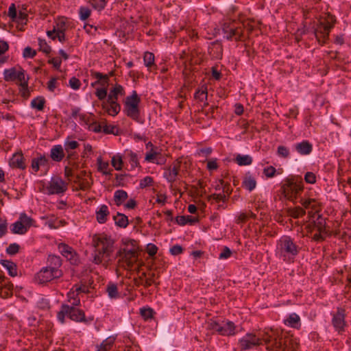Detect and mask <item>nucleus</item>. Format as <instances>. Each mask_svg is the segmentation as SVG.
Wrapping results in <instances>:
<instances>
[{
	"mask_svg": "<svg viewBox=\"0 0 351 351\" xmlns=\"http://www.w3.org/2000/svg\"><path fill=\"white\" fill-rule=\"evenodd\" d=\"M113 75V71H111L109 73V74H103L97 71L93 72L92 76L96 79L97 81H95L94 83H92L91 85L93 86L96 84H99L103 86V88H107L109 84V77Z\"/></svg>",
	"mask_w": 351,
	"mask_h": 351,
	"instance_id": "nucleus-21",
	"label": "nucleus"
},
{
	"mask_svg": "<svg viewBox=\"0 0 351 351\" xmlns=\"http://www.w3.org/2000/svg\"><path fill=\"white\" fill-rule=\"evenodd\" d=\"M225 189L223 188V192H224ZM208 199L209 201H215V202H225L228 200V197L226 195L222 193H213L208 196Z\"/></svg>",
	"mask_w": 351,
	"mask_h": 351,
	"instance_id": "nucleus-45",
	"label": "nucleus"
},
{
	"mask_svg": "<svg viewBox=\"0 0 351 351\" xmlns=\"http://www.w3.org/2000/svg\"><path fill=\"white\" fill-rule=\"evenodd\" d=\"M125 95V91L123 86L120 84H116L114 87L110 90L107 99L117 101L119 95Z\"/></svg>",
	"mask_w": 351,
	"mask_h": 351,
	"instance_id": "nucleus-27",
	"label": "nucleus"
},
{
	"mask_svg": "<svg viewBox=\"0 0 351 351\" xmlns=\"http://www.w3.org/2000/svg\"><path fill=\"white\" fill-rule=\"evenodd\" d=\"M20 245L16 243H11L6 249V253L9 255L13 256L17 254L19 251Z\"/></svg>",
	"mask_w": 351,
	"mask_h": 351,
	"instance_id": "nucleus-54",
	"label": "nucleus"
},
{
	"mask_svg": "<svg viewBox=\"0 0 351 351\" xmlns=\"http://www.w3.org/2000/svg\"><path fill=\"white\" fill-rule=\"evenodd\" d=\"M294 147L300 155H308L311 154L313 150V145L308 141H303L296 143Z\"/></svg>",
	"mask_w": 351,
	"mask_h": 351,
	"instance_id": "nucleus-24",
	"label": "nucleus"
},
{
	"mask_svg": "<svg viewBox=\"0 0 351 351\" xmlns=\"http://www.w3.org/2000/svg\"><path fill=\"white\" fill-rule=\"evenodd\" d=\"M66 316L71 320L76 322H84L86 321L84 311L75 306L62 304L60 311L57 313V319L60 324H64Z\"/></svg>",
	"mask_w": 351,
	"mask_h": 351,
	"instance_id": "nucleus-7",
	"label": "nucleus"
},
{
	"mask_svg": "<svg viewBox=\"0 0 351 351\" xmlns=\"http://www.w3.org/2000/svg\"><path fill=\"white\" fill-rule=\"evenodd\" d=\"M176 221L178 224L180 226H184L186 223L193 224L198 221V219L197 217L187 215V216H178L176 218Z\"/></svg>",
	"mask_w": 351,
	"mask_h": 351,
	"instance_id": "nucleus-33",
	"label": "nucleus"
},
{
	"mask_svg": "<svg viewBox=\"0 0 351 351\" xmlns=\"http://www.w3.org/2000/svg\"><path fill=\"white\" fill-rule=\"evenodd\" d=\"M36 55V51L30 47H26L23 53L25 58H32Z\"/></svg>",
	"mask_w": 351,
	"mask_h": 351,
	"instance_id": "nucleus-58",
	"label": "nucleus"
},
{
	"mask_svg": "<svg viewBox=\"0 0 351 351\" xmlns=\"http://www.w3.org/2000/svg\"><path fill=\"white\" fill-rule=\"evenodd\" d=\"M300 250L301 247L293 239L289 236H283L278 241L275 252L279 259L291 263L294 262Z\"/></svg>",
	"mask_w": 351,
	"mask_h": 351,
	"instance_id": "nucleus-3",
	"label": "nucleus"
},
{
	"mask_svg": "<svg viewBox=\"0 0 351 351\" xmlns=\"http://www.w3.org/2000/svg\"><path fill=\"white\" fill-rule=\"evenodd\" d=\"M90 10L87 7H80L79 10V14L80 19L82 21L86 20L90 15Z\"/></svg>",
	"mask_w": 351,
	"mask_h": 351,
	"instance_id": "nucleus-53",
	"label": "nucleus"
},
{
	"mask_svg": "<svg viewBox=\"0 0 351 351\" xmlns=\"http://www.w3.org/2000/svg\"><path fill=\"white\" fill-rule=\"evenodd\" d=\"M67 296L69 298V301L71 303V306H77L80 304V299L78 297V295H77L76 291L71 289L69 292L67 294Z\"/></svg>",
	"mask_w": 351,
	"mask_h": 351,
	"instance_id": "nucleus-40",
	"label": "nucleus"
},
{
	"mask_svg": "<svg viewBox=\"0 0 351 351\" xmlns=\"http://www.w3.org/2000/svg\"><path fill=\"white\" fill-rule=\"evenodd\" d=\"M135 243V241H132L131 247L126 245L117 252L119 267L123 269L132 270L135 263H138V253L137 248L134 245Z\"/></svg>",
	"mask_w": 351,
	"mask_h": 351,
	"instance_id": "nucleus-4",
	"label": "nucleus"
},
{
	"mask_svg": "<svg viewBox=\"0 0 351 351\" xmlns=\"http://www.w3.org/2000/svg\"><path fill=\"white\" fill-rule=\"evenodd\" d=\"M194 97L199 101H206L208 97L207 88L202 86L201 88L197 90L194 94Z\"/></svg>",
	"mask_w": 351,
	"mask_h": 351,
	"instance_id": "nucleus-43",
	"label": "nucleus"
},
{
	"mask_svg": "<svg viewBox=\"0 0 351 351\" xmlns=\"http://www.w3.org/2000/svg\"><path fill=\"white\" fill-rule=\"evenodd\" d=\"M13 294V285L9 278L0 275V297L8 298Z\"/></svg>",
	"mask_w": 351,
	"mask_h": 351,
	"instance_id": "nucleus-16",
	"label": "nucleus"
},
{
	"mask_svg": "<svg viewBox=\"0 0 351 351\" xmlns=\"http://www.w3.org/2000/svg\"><path fill=\"white\" fill-rule=\"evenodd\" d=\"M276 172V169L273 166H269L263 169V173L267 178H273Z\"/></svg>",
	"mask_w": 351,
	"mask_h": 351,
	"instance_id": "nucleus-62",
	"label": "nucleus"
},
{
	"mask_svg": "<svg viewBox=\"0 0 351 351\" xmlns=\"http://www.w3.org/2000/svg\"><path fill=\"white\" fill-rule=\"evenodd\" d=\"M305 210L306 209L303 206L302 208L296 206L295 208H288L287 213L289 216L297 219L304 216L306 214Z\"/></svg>",
	"mask_w": 351,
	"mask_h": 351,
	"instance_id": "nucleus-31",
	"label": "nucleus"
},
{
	"mask_svg": "<svg viewBox=\"0 0 351 351\" xmlns=\"http://www.w3.org/2000/svg\"><path fill=\"white\" fill-rule=\"evenodd\" d=\"M73 289H74L77 295H79L80 293H88V287L85 285H78L77 284L74 285L72 287Z\"/></svg>",
	"mask_w": 351,
	"mask_h": 351,
	"instance_id": "nucleus-61",
	"label": "nucleus"
},
{
	"mask_svg": "<svg viewBox=\"0 0 351 351\" xmlns=\"http://www.w3.org/2000/svg\"><path fill=\"white\" fill-rule=\"evenodd\" d=\"M95 215L99 223L102 224L106 223L110 215L108 207L105 204L100 206L96 210Z\"/></svg>",
	"mask_w": 351,
	"mask_h": 351,
	"instance_id": "nucleus-23",
	"label": "nucleus"
},
{
	"mask_svg": "<svg viewBox=\"0 0 351 351\" xmlns=\"http://www.w3.org/2000/svg\"><path fill=\"white\" fill-rule=\"evenodd\" d=\"M38 45L40 51H43L46 54H49L51 51V47L47 43V42L44 39H38Z\"/></svg>",
	"mask_w": 351,
	"mask_h": 351,
	"instance_id": "nucleus-51",
	"label": "nucleus"
},
{
	"mask_svg": "<svg viewBox=\"0 0 351 351\" xmlns=\"http://www.w3.org/2000/svg\"><path fill=\"white\" fill-rule=\"evenodd\" d=\"M154 182V180L150 176H146L140 180L139 186L141 189H144L147 186H149Z\"/></svg>",
	"mask_w": 351,
	"mask_h": 351,
	"instance_id": "nucleus-57",
	"label": "nucleus"
},
{
	"mask_svg": "<svg viewBox=\"0 0 351 351\" xmlns=\"http://www.w3.org/2000/svg\"><path fill=\"white\" fill-rule=\"evenodd\" d=\"M102 108L110 116L114 117L121 110V105L116 101L108 100L102 103Z\"/></svg>",
	"mask_w": 351,
	"mask_h": 351,
	"instance_id": "nucleus-20",
	"label": "nucleus"
},
{
	"mask_svg": "<svg viewBox=\"0 0 351 351\" xmlns=\"http://www.w3.org/2000/svg\"><path fill=\"white\" fill-rule=\"evenodd\" d=\"M304 180L308 184H315L316 182V176L313 172H307L304 175Z\"/></svg>",
	"mask_w": 351,
	"mask_h": 351,
	"instance_id": "nucleus-64",
	"label": "nucleus"
},
{
	"mask_svg": "<svg viewBox=\"0 0 351 351\" xmlns=\"http://www.w3.org/2000/svg\"><path fill=\"white\" fill-rule=\"evenodd\" d=\"M105 258H107L106 256V253H102L101 252L97 251V250L94 252L93 255V263L95 264H101Z\"/></svg>",
	"mask_w": 351,
	"mask_h": 351,
	"instance_id": "nucleus-52",
	"label": "nucleus"
},
{
	"mask_svg": "<svg viewBox=\"0 0 351 351\" xmlns=\"http://www.w3.org/2000/svg\"><path fill=\"white\" fill-rule=\"evenodd\" d=\"M125 157L128 160L132 169L139 167V162L136 153L133 152L132 150H126L125 152Z\"/></svg>",
	"mask_w": 351,
	"mask_h": 351,
	"instance_id": "nucleus-30",
	"label": "nucleus"
},
{
	"mask_svg": "<svg viewBox=\"0 0 351 351\" xmlns=\"http://www.w3.org/2000/svg\"><path fill=\"white\" fill-rule=\"evenodd\" d=\"M141 99L136 90L125 98L124 103V112L130 118L138 121L140 117L139 104Z\"/></svg>",
	"mask_w": 351,
	"mask_h": 351,
	"instance_id": "nucleus-9",
	"label": "nucleus"
},
{
	"mask_svg": "<svg viewBox=\"0 0 351 351\" xmlns=\"http://www.w3.org/2000/svg\"><path fill=\"white\" fill-rule=\"evenodd\" d=\"M141 315L145 319H150L153 317L154 311L151 308H141Z\"/></svg>",
	"mask_w": 351,
	"mask_h": 351,
	"instance_id": "nucleus-56",
	"label": "nucleus"
},
{
	"mask_svg": "<svg viewBox=\"0 0 351 351\" xmlns=\"http://www.w3.org/2000/svg\"><path fill=\"white\" fill-rule=\"evenodd\" d=\"M93 245L97 251L106 253V257H110L113 251V239L105 234H99L93 236Z\"/></svg>",
	"mask_w": 351,
	"mask_h": 351,
	"instance_id": "nucleus-10",
	"label": "nucleus"
},
{
	"mask_svg": "<svg viewBox=\"0 0 351 351\" xmlns=\"http://www.w3.org/2000/svg\"><path fill=\"white\" fill-rule=\"evenodd\" d=\"M38 307L40 309L46 310L50 308V302L48 299L41 298L37 303Z\"/></svg>",
	"mask_w": 351,
	"mask_h": 351,
	"instance_id": "nucleus-60",
	"label": "nucleus"
},
{
	"mask_svg": "<svg viewBox=\"0 0 351 351\" xmlns=\"http://www.w3.org/2000/svg\"><path fill=\"white\" fill-rule=\"evenodd\" d=\"M45 104V99L42 96H38L31 101V107L35 108L39 111H42L44 109Z\"/></svg>",
	"mask_w": 351,
	"mask_h": 351,
	"instance_id": "nucleus-38",
	"label": "nucleus"
},
{
	"mask_svg": "<svg viewBox=\"0 0 351 351\" xmlns=\"http://www.w3.org/2000/svg\"><path fill=\"white\" fill-rule=\"evenodd\" d=\"M181 163L182 160L178 158L164 168L163 177L169 183L172 184L179 178Z\"/></svg>",
	"mask_w": 351,
	"mask_h": 351,
	"instance_id": "nucleus-14",
	"label": "nucleus"
},
{
	"mask_svg": "<svg viewBox=\"0 0 351 351\" xmlns=\"http://www.w3.org/2000/svg\"><path fill=\"white\" fill-rule=\"evenodd\" d=\"M345 318V309L341 307H338L337 312L332 315V324L338 333H342L345 330V326H346Z\"/></svg>",
	"mask_w": 351,
	"mask_h": 351,
	"instance_id": "nucleus-15",
	"label": "nucleus"
},
{
	"mask_svg": "<svg viewBox=\"0 0 351 351\" xmlns=\"http://www.w3.org/2000/svg\"><path fill=\"white\" fill-rule=\"evenodd\" d=\"M336 23V17L328 13L324 21H321L317 25L314 34L317 42L321 45H325L329 38V34Z\"/></svg>",
	"mask_w": 351,
	"mask_h": 351,
	"instance_id": "nucleus-6",
	"label": "nucleus"
},
{
	"mask_svg": "<svg viewBox=\"0 0 351 351\" xmlns=\"http://www.w3.org/2000/svg\"><path fill=\"white\" fill-rule=\"evenodd\" d=\"M0 264L8 270L11 276H17V267L14 263L8 260H1Z\"/></svg>",
	"mask_w": 351,
	"mask_h": 351,
	"instance_id": "nucleus-29",
	"label": "nucleus"
},
{
	"mask_svg": "<svg viewBox=\"0 0 351 351\" xmlns=\"http://www.w3.org/2000/svg\"><path fill=\"white\" fill-rule=\"evenodd\" d=\"M276 154L280 158H287L290 156V149L287 146L279 145L277 147Z\"/></svg>",
	"mask_w": 351,
	"mask_h": 351,
	"instance_id": "nucleus-46",
	"label": "nucleus"
},
{
	"mask_svg": "<svg viewBox=\"0 0 351 351\" xmlns=\"http://www.w3.org/2000/svg\"><path fill=\"white\" fill-rule=\"evenodd\" d=\"M68 189V184L59 176H53L51 178L46 186L47 195H60L64 193Z\"/></svg>",
	"mask_w": 351,
	"mask_h": 351,
	"instance_id": "nucleus-12",
	"label": "nucleus"
},
{
	"mask_svg": "<svg viewBox=\"0 0 351 351\" xmlns=\"http://www.w3.org/2000/svg\"><path fill=\"white\" fill-rule=\"evenodd\" d=\"M300 318L296 313H291L289 315L287 319L285 320V324L291 327H296V325L300 324Z\"/></svg>",
	"mask_w": 351,
	"mask_h": 351,
	"instance_id": "nucleus-39",
	"label": "nucleus"
},
{
	"mask_svg": "<svg viewBox=\"0 0 351 351\" xmlns=\"http://www.w3.org/2000/svg\"><path fill=\"white\" fill-rule=\"evenodd\" d=\"M49 159L45 155H40L36 158H34L32 159L31 162V168L32 171L31 172L33 174H36L37 173L40 167H45L47 169L49 167Z\"/></svg>",
	"mask_w": 351,
	"mask_h": 351,
	"instance_id": "nucleus-19",
	"label": "nucleus"
},
{
	"mask_svg": "<svg viewBox=\"0 0 351 351\" xmlns=\"http://www.w3.org/2000/svg\"><path fill=\"white\" fill-rule=\"evenodd\" d=\"M80 144L76 141H68L64 142V147L65 151L73 150L79 147Z\"/></svg>",
	"mask_w": 351,
	"mask_h": 351,
	"instance_id": "nucleus-55",
	"label": "nucleus"
},
{
	"mask_svg": "<svg viewBox=\"0 0 351 351\" xmlns=\"http://www.w3.org/2000/svg\"><path fill=\"white\" fill-rule=\"evenodd\" d=\"M98 165V171L102 172L105 175L110 174V172L107 171L109 164L108 162H103L101 157H99L97 160Z\"/></svg>",
	"mask_w": 351,
	"mask_h": 351,
	"instance_id": "nucleus-50",
	"label": "nucleus"
},
{
	"mask_svg": "<svg viewBox=\"0 0 351 351\" xmlns=\"http://www.w3.org/2000/svg\"><path fill=\"white\" fill-rule=\"evenodd\" d=\"M95 95L99 100H104L106 98V97H108V95H107V88L104 87L101 88H97L95 91Z\"/></svg>",
	"mask_w": 351,
	"mask_h": 351,
	"instance_id": "nucleus-59",
	"label": "nucleus"
},
{
	"mask_svg": "<svg viewBox=\"0 0 351 351\" xmlns=\"http://www.w3.org/2000/svg\"><path fill=\"white\" fill-rule=\"evenodd\" d=\"M17 71L15 68L4 70L3 78L6 82L15 81Z\"/></svg>",
	"mask_w": 351,
	"mask_h": 351,
	"instance_id": "nucleus-42",
	"label": "nucleus"
},
{
	"mask_svg": "<svg viewBox=\"0 0 351 351\" xmlns=\"http://www.w3.org/2000/svg\"><path fill=\"white\" fill-rule=\"evenodd\" d=\"M235 161L239 166H247L252 163V158L249 155L238 154Z\"/></svg>",
	"mask_w": 351,
	"mask_h": 351,
	"instance_id": "nucleus-35",
	"label": "nucleus"
},
{
	"mask_svg": "<svg viewBox=\"0 0 351 351\" xmlns=\"http://www.w3.org/2000/svg\"><path fill=\"white\" fill-rule=\"evenodd\" d=\"M242 186L249 191H252L256 188V180L250 172L245 175L242 182Z\"/></svg>",
	"mask_w": 351,
	"mask_h": 351,
	"instance_id": "nucleus-26",
	"label": "nucleus"
},
{
	"mask_svg": "<svg viewBox=\"0 0 351 351\" xmlns=\"http://www.w3.org/2000/svg\"><path fill=\"white\" fill-rule=\"evenodd\" d=\"M223 37L228 40L239 41L243 35V26L235 21H226L222 24Z\"/></svg>",
	"mask_w": 351,
	"mask_h": 351,
	"instance_id": "nucleus-8",
	"label": "nucleus"
},
{
	"mask_svg": "<svg viewBox=\"0 0 351 351\" xmlns=\"http://www.w3.org/2000/svg\"><path fill=\"white\" fill-rule=\"evenodd\" d=\"M221 335L224 336H232L236 334V326L231 321L226 322L223 326L221 325Z\"/></svg>",
	"mask_w": 351,
	"mask_h": 351,
	"instance_id": "nucleus-28",
	"label": "nucleus"
},
{
	"mask_svg": "<svg viewBox=\"0 0 351 351\" xmlns=\"http://www.w3.org/2000/svg\"><path fill=\"white\" fill-rule=\"evenodd\" d=\"M47 267L55 270H61L60 267L62 266V259L59 256L54 254H49L47 259Z\"/></svg>",
	"mask_w": 351,
	"mask_h": 351,
	"instance_id": "nucleus-25",
	"label": "nucleus"
},
{
	"mask_svg": "<svg viewBox=\"0 0 351 351\" xmlns=\"http://www.w3.org/2000/svg\"><path fill=\"white\" fill-rule=\"evenodd\" d=\"M9 165L12 169H25V159L22 152H16L12 155L9 160Z\"/></svg>",
	"mask_w": 351,
	"mask_h": 351,
	"instance_id": "nucleus-18",
	"label": "nucleus"
},
{
	"mask_svg": "<svg viewBox=\"0 0 351 351\" xmlns=\"http://www.w3.org/2000/svg\"><path fill=\"white\" fill-rule=\"evenodd\" d=\"M16 80H18L20 82V86L22 88L27 90L28 83L27 80L25 79V75L23 69L17 72L16 75Z\"/></svg>",
	"mask_w": 351,
	"mask_h": 351,
	"instance_id": "nucleus-44",
	"label": "nucleus"
},
{
	"mask_svg": "<svg viewBox=\"0 0 351 351\" xmlns=\"http://www.w3.org/2000/svg\"><path fill=\"white\" fill-rule=\"evenodd\" d=\"M300 203L307 209L309 217L306 226L308 232L313 233L312 239L317 242L324 241L330 234L329 228L326 226V219L319 213L322 210V204L316 198L301 197Z\"/></svg>",
	"mask_w": 351,
	"mask_h": 351,
	"instance_id": "nucleus-2",
	"label": "nucleus"
},
{
	"mask_svg": "<svg viewBox=\"0 0 351 351\" xmlns=\"http://www.w3.org/2000/svg\"><path fill=\"white\" fill-rule=\"evenodd\" d=\"M69 86L73 90H78L80 88L81 82L79 79L75 77H72L69 80Z\"/></svg>",
	"mask_w": 351,
	"mask_h": 351,
	"instance_id": "nucleus-63",
	"label": "nucleus"
},
{
	"mask_svg": "<svg viewBox=\"0 0 351 351\" xmlns=\"http://www.w3.org/2000/svg\"><path fill=\"white\" fill-rule=\"evenodd\" d=\"M65 154L61 145H53L50 150V158L54 162H60L64 158Z\"/></svg>",
	"mask_w": 351,
	"mask_h": 351,
	"instance_id": "nucleus-22",
	"label": "nucleus"
},
{
	"mask_svg": "<svg viewBox=\"0 0 351 351\" xmlns=\"http://www.w3.org/2000/svg\"><path fill=\"white\" fill-rule=\"evenodd\" d=\"M303 189L304 184L301 179L287 178L283 181L280 186V191L287 199L294 202Z\"/></svg>",
	"mask_w": 351,
	"mask_h": 351,
	"instance_id": "nucleus-5",
	"label": "nucleus"
},
{
	"mask_svg": "<svg viewBox=\"0 0 351 351\" xmlns=\"http://www.w3.org/2000/svg\"><path fill=\"white\" fill-rule=\"evenodd\" d=\"M114 343V339L108 338L105 339L99 346H97V351H108Z\"/></svg>",
	"mask_w": 351,
	"mask_h": 351,
	"instance_id": "nucleus-49",
	"label": "nucleus"
},
{
	"mask_svg": "<svg viewBox=\"0 0 351 351\" xmlns=\"http://www.w3.org/2000/svg\"><path fill=\"white\" fill-rule=\"evenodd\" d=\"M160 149L158 147H152L150 151L145 154V160L148 162H154L155 159L160 155Z\"/></svg>",
	"mask_w": 351,
	"mask_h": 351,
	"instance_id": "nucleus-36",
	"label": "nucleus"
},
{
	"mask_svg": "<svg viewBox=\"0 0 351 351\" xmlns=\"http://www.w3.org/2000/svg\"><path fill=\"white\" fill-rule=\"evenodd\" d=\"M267 346V351H295L298 344L282 332L271 329L265 332L259 338L254 334L248 332L239 340V346L241 350L252 349L263 343Z\"/></svg>",
	"mask_w": 351,
	"mask_h": 351,
	"instance_id": "nucleus-1",
	"label": "nucleus"
},
{
	"mask_svg": "<svg viewBox=\"0 0 351 351\" xmlns=\"http://www.w3.org/2000/svg\"><path fill=\"white\" fill-rule=\"evenodd\" d=\"M8 49V43L6 41L0 40V65L6 62L8 60V57L3 56Z\"/></svg>",
	"mask_w": 351,
	"mask_h": 351,
	"instance_id": "nucleus-37",
	"label": "nucleus"
},
{
	"mask_svg": "<svg viewBox=\"0 0 351 351\" xmlns=\"http://www.w3.org/2000/svg\"><path fill=\"white\" fill-rule=\"evenodd\" d=\"M128 193L123 190H117L114 194V201L117 206L121 205L127 199Z\"/></svg>",
	"mask_w": 351,
	"mask_h": 351,
	"instance_id": "nucleus-34",
	"label": "nucleus"
},
{
	"mask_svg": "<svg viewBox=\"0 0 351 351\" xmlns=\"http://www.w3.org/2000/svg\"><path fill=\"white\" fill-rule=\"evenodd\" d=\"M106 291L108 296L112 299L117 298L119 296L117 286L114 283H109L107 285Z\"/></svg>",
	"mask_w": 351,
	"mask_h": 351,
	"instance_id": "nucleus-41",
	"label": "nucleus"
},
{
	"mask_svg": "<svg viewBox=\"0 0 351 351\" xmlns=\"http://www.w3.org/2000/svg\"><path fill=\"white\" fill-rule=\"evenodd\" d=\"M143 60L145 65L147 68H150L154 64V55L153 53L147 51L145 53L143 56Z\"/></svg>",
	"mask_w": 351,
	"mask_h": 351,
	"instance_id": "nucleus-48",
	"label": "nucleus"
},
{
	"mask_svg": "<svg viewBox=\"0 0 351 351\" xmlns=\"http://www.w3.org/2000/svg\"><path fill=\"white\" fill-rule=\"evenodd\" d=\"M63 275L62 270H53L51 268L45 267L42 268L36 275L35 280L39 284H44L53 280V279L60 278Z\"/></svg>",
	"mask_w": 351,
	"mask_h": 351,
	"instance_id": "nucleus-13",
	"label": "nucleus"
},
{
	"mask_svg": "<svg viewBox=\"0 0 351 351\" xmlns=\"http://www.w3.org/2000/svg\"><path fill=\"white\" fill-rule=\"evenodd\" d=\"M113 219L117 226L123 228H126L129 223L128 217L121 213H117V214L113 217Z\"/></svg>",
	"mask_w": 351,
	"mask_h": 351,
	"instance_id": "nucleus-32",
	"label": "nucleus"
},
{
	"mask_svg": "<svg viewBox=\"0 0 351 351\" xmlns=\"http://www.w3.org/2000/svg\"><path fill=\"white\" fill-rule=\"evenodd\" d=\"M34 219L27 216L25 213H21L19 220L12 224L11 232L13 234H24L28 229L32 226Z\"/></svg>",
	"mask_w": 351,
	"mask_h": 351,
	"instance_id": "nucleus-11",
	"label": "nucleus"
},
{
	"mask_svg": "<svg viewBox=\"0 0 351 351\" xmlns=\"http://www.w3.org/2000/svg\"><path fill=\"white\" fill-rule=\"evenodd\" d=\"M58 248L60 253L70 261L71 263L75 264L77 263V254L72 247L66 243H60L58 245Z\"/></svg>",
	"mask_w": 351,
	"mask_h": 351,
	"instance_id": "nucleus-17",
	"label": "nucleus"
},
{
	"mask_svg": "<svg viewBox=\"0 0 351 351\" xmlns=\"http://www.w3.org/2000/svg\"><path fill=\"white\" fill-rule=\"evenodd\" d=\"M111 163L116 170H121L123 166V160L120 154L114 155L112 158Z\"/></svg>",
	"mask_w": 351,
	"mask_h": 351,
	"instance_id": "nucleus-47",
	"label": "nucleus"
}]
</instances>
